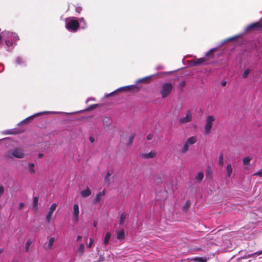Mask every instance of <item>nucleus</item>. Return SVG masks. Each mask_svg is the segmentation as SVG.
Wrapping results in <instances>:
<instances>
[{"label": "nucleus", "instance_id": "nucleus-1", "mask_svg": "<svg viewBox=\"0 0 262 262\" xmlns=\"http://www.w3.org/2000/svg\"><path fill=\"white\" fill-rule=\"evenodd\" d=\"M19 39L16 33L5 31L0 34V49L5 47L7 51H9L16 45Z\"/></svg>", "mask_w": 262, "mask_h": 262}, {"label": "nucleus", "instance_id": "nucleus-31", "mask_svg": "<svg viewBox=\"0 0 262 262\" xmlns=\"http://www.w3.org/2000/svg\"><path fill=\"white\" fill-rule=\"evenodd\" d=\"M189 146V145L188 144H187L186 143H185V144L184 145L183 148L181 149V152L182 153L186 152L188 150Z\"/></svg>", "mask_w": 262, "mask_h": 262}, {"label": "nucleus", "instance_id": "nucleus-21", "mask_svg": "<svg viewBox=\"0 0 262 262\" xmlns=\"http://www.w3.org/2000/svg\"><path fill=\"white\" fill-rule=\"evenodd\" d=\"M38 199H38V196H34L33 199L32 208L35 211H37L38 210L37 205H38Z\"/></svg>", "mask_w": 262, "mask_h": 262}, {"label": "nucleus", "instance_id": "nucleus-51", "mask_svg": "<svg viewBox=\"0 0 262 262\" xmlns=\"http://www.w3.org/2000/svg\"><path fill=\"white\" fill-rule=\"evenodd\" d=\"M39 157V158H42L43 157V154H39V155H38Z\"/></svg>", "mask_w": 262, "mask_h": 262}, {"label": "nucleus", "instance_id": "nucleus-6", "mask_svg": "<svg viewBox=\"0 0 262 262\" xmlns=\"http://www.w3.org/2000/svg\"><path fill=\"white\" fill-rule=\"evenodd\" d=\"M73 219L72 221L75 223L79 221V208L77 204H74L72 211Z\"/></svg>", "mask_w": 262, "mask_h": 262}, {"label": "nucleus", "instance_id": "nucleus-19", "mask_svg": "<svg viewBox=\"0 0 262 262\" xmlns=\"http://www.w3.org/2000/svg\"><path fill=\"white\" fill-rule=\"evenodd\" d=\"M55 242L54 237H51L47 244H45V247L47 249H50L52 248L54 242Z\"/></svg>", "mask_w": 262, "mask_h": 262}, {"label": "nucleus", "instance_id": "nucleus-30", "mask_svg": "<svg viewBox=\"0 0 262 262\" xmlns=\"http://www.w3.org/2000/svg\"><path fill=\"white\" fill-rule=\"evenodd\" d=\"M218 163H219V164L221 166H222L224 165V156L222 153H220V154L219 155Z\"/></svg>", "mask_w": 262, "mask_h": 262}, {"label": "nucleus", "instance_id": "nucleus-44", "mask_svg": "<svg viewBox=\"0 0 262 262\" xmlns=\"http://www.w3.org/2000/svg\"><path fill=\"white\" fill-rule=\"evenodd\" d=\"M152 135L151 134H149L147 136V139L148 140H150L152 139Z\"/></svg>", "mask_w": 262, "mask_h": 262}, {"label": "nucleus", "instance_id": "nucleus-9", "mask_svg": "<svg viewBox=\"0 0 262 262\" xmlns=\"http://www.w3.org/2000/svg\"><path fill=\"white\" fill-rule=\"evenodd\" d=\"M136 88L135 85H128V86H125L121 87L120 88H118V89L116 90L115 91H113L112 93H110L109 94H106L105 97L106 98L109 97L111 96H113V95L116 94L117 93L120 92L122 91L123 90H130L132 88Z\"/></svg>", "mask_w": 262, "mask_h": 262}, {"label": "nucleus", "instance_id": "nucleus-14", "mask_svg": "<svg viewBox=\"0 0 262 262\" xmlns=\"http://www.w3.org/2000/svg\"><path fill=\"white\" fill-rule=\"evenodd\" d=\"M127 216V213L125 212H122L120 216L119 220V223L120 225H122L124 224L126 217Z\"/></svg>", "mask_w": 262, "mask_h": 262}, {"label": "nucleus", "instance_id": "nucleus-48", "mask_svg": "<svg viewBox=\"0 0 262 262\" xmlns=\"http://www.w3.org/2000/svg\"><path fill=\"white\" fill-rule=\"evenodd\" d=\"M235 38H236V36H234V37H233L230 38H229L227 40H228H228H233V39H235Z\"/></svg>", "mask_w": 262, "mask_h": 262}, {"label": "nucleus", "instance_id": "nucleus-27", "mask_svg": "<svg viewBox=\"0 0 262 262\" xmlns=\"http://www.w3.org/2000/svg\"><path fill=\"white\" fill-rule=\"evenodd\" d=\"M252 159V156H247L245 157L243 160V164L245 165H248Z\"/></svg>", "mask_w": 262, "mask_h": 262}, {"label": "nucleus", "instance_id": "nucleus-45", "mask_svg": "<svg viewBox=\"0 0 262 262\" xmlns=\"http://www.w3.org/2000/svg\"><path fill=\"white\" fill-rule=\"evenodd\" d=\"M81 239H82V236L78 235V236H77L76 241L77 242H80Z\"/></svg>", "mask_w": 262, "mask_h": 262}, {"label": "nucleus", "instance_id": "nucleus-40", "mask_svg": "<svg viewBox=\"0 0 262 262\" xmlns=\"http://www.w3.org/2000/svg\"><path fill=\"white\" fill-rule=\"evenodd\" d=\"M254 175H258L260 177H262V169H260L257 172H256L255 173H254Z\"/></svg>", "mask_w": 262, "mask_h": 262}, {"label": "nucleus", "instance_id": "nucleus-20", "mask_svg": "<svg viewBox=\"0 0 262 262\" xmlns=\"http://www.w3.org/2000/svg\"><path fill=\"white\" fill-rule=\"evenodd\" d=\"M197 141V139H196V137H195V136H192V137H191L190 138H189L186 143L188 144L189 145H192L194 143H195Z\"/></svg>", "mask_w": 262, "mask_h": 262}, {"label": "nucleus", "instance_id": "nucleus-11", "mask_svg": "<svg viewBox=\"0 0 262 262\" xmlns=\"http://www.w3.org/2000/svg\"><path fill=\"white\" fill-rule=\"evenodd\" d=\"M48 113H51V114H59L60 113L59 112H39V113H36L35 114H34L33 115H32L28 118H27L26 119H24V120H23L21 122L19 123V124H21V123H25L27 121L30 120L31 119H32L35 117H37L40 115H42V114H48Z\"/></svg>", "mask_w": 262, "mask_h": 262}, {"label": "nucleus", "instance_id": "nucleus-5", "mask_svg": "<svg viewBox=\"0 0 262 262\" xmlns=\"http://www.w3.org/2000/svg\"><path fill=\"white\" fill-rule=\"evenodd\" d=\"M173 86L171 83H165L162 85V88L160 91V93L163 98L166 97L170 93Z\"/></svg>", "mask_w": 262, "mask_h": 262}, {"label": "nucleus", "instance_id": "nucleus-22", "mask_svg": "<svg viewBox=\"0 0 262 262\" xmlns=\"http://www.w3.org/2000/svg\"><path fill=\"white\" fill-rule=\"evenodd\" d=\"M195 262H206L207 258L204 257H195L192 259Z\"/></svg>", "mask_w": 262, "mask_h": 262}, {"label": "nucleus", "instance_id": "nucleus-35", "mask_svg": "<svg viewBox=\"0 0 262 262\" xmlns=\"http://www.w3.org/2000/svg\"><path fill=\"white\" fill-rule=\"evenodd\" d=\"M250 72V70L249 69H247L245 70L243 74V78H246L248 76Z\"/></svg>", "mask_w": 262, "mask_h": 262}, {"label": "nucleus", "instance_id": "nucleus-12", "mask_svg": "<svg viewBox=\"0 0 262 262\" xmlns=\"http://www.w3.org/2000/svg\"><path fill=\"white\" fill-rule=\"evenodd\" d=\"M105 190H103L101 192H98L96 194V196H95V199L94 200V203L95 204L99 203L101 201L102 197L105 195Z\"/></svg>", "mask_w": 262, "mask_h": 262}, {"label": "nucleus", "instance_id": "nucleus-49", "mask_svg": "<svg viewBox=\"0 0 262 262\" xmlns=\"http://www.w3.org/2000/svg\"><path fill=\"white\" fill-rule=\"evenodd\" d=\"M226 81H224V82H222V85L223 86H225V85H226Z\"/></svg>", "mask_w": 262, "mask_h": 262}, {"label": "nucleus", "instance_id": "nucleus-10", "mask_svg": "<svg viewBox=\"0 0 262 262\" xmlns=\"http://www.w3.org/2000/svg\"><path fill=\"white\" fill-rule=\"evenodd\" d=\"M251 30H262V25L260 21H257L254 23H253L249 26H248L246 29V31H248Z\"/></svg>", "mask_w": 262, "mask_h": 262}, {"label": "nucleus", "instance_id": "nucleus-42", "mask_svg": "<svg viewBox=\"0 0 262 262\" xmlns=\"http://www.w3.org/2000/svg\"><path fill=\"white\" fill-rule=\"evenodd\" d=\"M135 138V135L134 134H132L129 137V143H132V142L133 141L134 139Z\"/></svg>", "mask_w": 262, "mask_h": 262}, {"label": "nucleus", "instance_id": "nucleus-41", "mask_svg": "<svg viewBox=\"0 0 262 262\" xmlns=\"http://www.w3.org/2000/svg\"><path fill=\"white\" fill-rule=\"evenodd\" d=\"M75 11L76 12L80 13L82 11V8L81 7H77L75 9Z\"/></svg>", "mask_w": 262, "mask_h": 262}, {"label": "nucleus", "instance_id": "nucleus-36", "mask_svg": "<svg viewBox=\"0 0 262 262\" xmlns=\"http://www.w3.org/2000/svg\"><path fill=\"white\" fill-rule=\"evenodd\" d=\"M5 189L3 185H0V198L3 195Z\"/></svg>", "mask_w": 262, "mask_h": 262}, {"label": "nucleus", "instance_id": "nucleus-4", "mask_svg": "<svg viewBox=\"0 0 262 262\" xmlns=\"http://www.w3.org/2000/svg\"><path fill=\"white\" fill-rule=\"evenodd\" d=\"M24 153L20 148H17L12 152L9 151L7 152L5 155V157L7 158H12V157L22 158L24 157Z\"/></svg>", "mask_w": 262, "mask_h": 262}, {"label": "nucleus", "instance_id": "nucleus-46", "mask_svg": "<svg viewBox=\"0 0 262 262\" xmlns=\"http://www.w3.org/2000/svg\"><path fill=\"white\" fill-rule=\"evenodd\" d=\"M89 140L91 143H93L95 141V138L93 137H90Z\"/></svg>", "mask_w": 262, "mask_h": 262}, {"label": "nucleus", "instance_id": "nucleus-53", "mask_svg": "<svg viewBox=\"0 0 262 262\" xmlns=\"http://www.w3.org/2000/svg\"><path fill=\"white\" fill-rule=\"evenodd\" d=\"M3 251V249H0V252L2 253Z\"/></svg>", "mask_w": 262, "mask_h": 262}, {"label": "nucleus", "instance_id": "nucleus-47", "mask_svg": "<svg viewBox=\"0 0 262 262\" xmlns=\"http://www.w3.org/2000/svg\"><path fill=\"white\" fill-rule=\"evenodd\" d=\"M95 100V98H88V99L86 100V103H88V102H89V101H91V100H92V101H94Z\"/></svg>", "mask_w": 262, "mask_h": 262}, {"label": "nucleus", "instance_id": "nucleus-17", "mask_svg": "<svg viewBox=\"0 0 262 262\" xmlns=\"http://www.w3.org/2000/svg\"><path fill=\"white\" fill-rule=\"evenodd\" d=\"M125 238L124 230V229H121L119 230L117 234V238L119 240H122Z\"/></svg>", "mask_w": 262, "mask_h": 262}, {"label": "nucleus", "instance_id": "nucleus-8", "mask_svg": "<svg viewBox=\"0 0 262 262\" xmlns=\"http://www.w3.org/2000/svg\"><path fill=\"white\" fill-rule=\"evenodd\" d=\"M192 118V114L191 111H188L186 113L185 116L181 117L179 121L181 124L186 123L191 121Z\"/></svg>", "mask_w": 262, "mask_h": 262}, {"label": "nucleus", "instance_id": "nucleus-28", "mask_svg": "<svg viewBox=\"0 0 262 262\" xmlns=\"http://www.w3.org/2000/svg\"><path fill=\"white\" fill-rule=\"evenodd\" d=\"M204 178V173L203 171H200L196 176L195 179L198 181H201Z\"/></svg>", "mask_w": 262, "mask_h": 262}, {"label": "nucleus", "instance_id": "nucleus-50", "mask_svg": "<svg viewBox=\"0 0 262 262\" xmlns=\"http://www.w3.org/2000/svg\"><path fill=\"white\" fill-rule=\"evenodd\" d=\"M212 52V50H210V51L208 52L206 54V56H207L209 55V54H210V52Z\"/></svg>", "mask_w": 262, "mask_h": 262}, {"label": "nucleus", "instance_id": "nucleus-24", "mask_svg": "<svg viewBox=\"0 0 262 262\" xmlns=\"http://www.w3.org/2000/svg\"><path fill=\"white\" fill-rule=\"evenodd\" d=\"M206 61V59H205V58H198L196 60L194 61V65H198V64H203Z\"/></svg>", "mask_w": 262, "mask_h": 262}, {"label": "nucleus", "instance_id": "nucleus-33", "mask_svg": "<svg viewBox=\"0 0 262 262\" xmlns=\"http://www.w3.org/2000/svg\"><path fill=\"white\" fill-rule=\"evenodd\" d=\"M260 254H262V249L260 250H259L254 253H252V254H249L247 257H254L255 255H259Z\"/></svg>", "mask_w": 262, "mask_h": 262}, {"label": "nucleus", "instance_id": "nucleus-2", "mask_svg": "<svg viewBox=\"0 0 262 262\" xmlns=\"http://www.w3.org/2000/svg\"><path fill=\"white\" fill-rule=\"evenodd\" d=\"M80 24L76 17H70L65 19V27L71 32H76Z\"/></svg>", "mask_w": 262, "mask_h": 262}, {"label": "nucleus", "instance_id": "nucleus-52", "mask_svg": "<svg viewBox=\"0 0 262 262\" xmlns=\"http://www.w3.org/2000/svg\"><path fill=\"white\" fill-rule=\"evenodd\" d=\"M93 224H94V227H96V226H97V223L96 222H94Z\"/></svg>", "mask_w": 262, "mask_h": 262}, {"label": "nucleus", "instance_id": "nucleus-13", "mask_svg": "<svg viewBox=\"0 0 262 262\" xmlns=\"http://www.w3.org/2000/svg\"><path fill=\"white\" fill-rule=\"evenodd\" d=\"M157 155V152L155 150H151L149 153L142 154V157L145 159L153 158Z\"/></svg>", "mask_w": 262, "mask_h": 262}, {"label": "nucleus", "instance_id": "nucleus-16", "mask_svg": "<svg viewBox=\"0 0 262 262\" xmlns=\"http://www.w3.org/2000/svg\"><path fill=\"white\" fill-rule=\"evenodd\" d=\"M84 245L83 243L80 244L77 248V253L78 254L79 256H81L83 254L84 252Z\"/></svg>", "mask_w": 262, "mask_h": 262}, {"label": "nucleus", "instance_id": "nucleus-34", "mask_svg": "<svg viewBox=\"0 0 262 262\" xmlns=\"http://www.w3.org/2000/svg\"><path fill=\"white\" fill-rule=\"evenodd\" d=\"M32 242L31 239L28 240L25 245V250L26 251H28L30 245L32 244Z\"/></svg>", "mask_w": 262, "mask_h": 262}, {"label": "nucleus", "instance_id": "nucleus-29", "mask_svg": "<svg viewBox=\"0 0 262 262\" xmlns=\"http://www.w3.org/2000/svg\"><path fill=\"white\" fill-rule=\"evenodd\" d=\"M16 63L18 65H23V64H25V61L22 57H17L16 58Z\"/></svg>", "mask_w": 262, "mask_h": 262}, {"label": "nucleus", "instance_id": "nucleus-26", "mask_svg": "<svg viewBox=\"0 0 262 262\" xmlns=\"http://www.w3.org/2000/svg\"><path fill=\"white\" fill-rule=\"evenodd\" d=\"M113 171L112 170H109L107 171V173L104 178V181L106 183H108L110 181V177L113 174Z\"/></svg>", "mask_w": 262, "mask_h": 262}, {"label": "nucleus", "instance_id": "nucleus-43", "mask_svg": "<svg viewBox=\"0 0 262 262\" xmlns=\"http://www.w3.org/2000/svg\"><path fill=\"white\" fill-rule=\"evenodd\" d=\"M25 206V204L24 203H20L19 204V206H18V208L19 209H22Z\"/></svg>", "mask_w": 262, "mask_h": 262}, {"label": "nucleus", "instance_id": "nucleus-54", "mask_svg": "<svg viewBox=\"0 0 262 262\" xmlns=\"http://www.w3.org/2000/svg\"><path fill=\"white\" fill-rule=\"evenodd\" d=\"M186 204H187V205H188L189 204V202H186Z\"/></svg>", "mask_w": 262, "mask_h": 262}, {"label": "nucleus", "instance_id": "nucleus-18", "mask_svg": "<svg viewBox=\"0 0 262 262\" xmlns=\"http://www.w3.org/2000/svg\"><path fill=\"white\" fill-rule=\"evenodd\" d=\"M80 194L82 197L86 198L91 194V191L89 188H87L86 189L81 191Z\"/></svg>", "mask_w": 262, "mask_h": 262}, {"label": "nucleus", "instance_id": "nucleus-7", "mask_svg": "<svg viewBox=\"0 0 262 262\" xmlns=\"http://www.w3.org/2000/svg\"><path fill=\"white\" fill-rule=\"evenodd\" d=\"M57 205L56 203H53L49 208V210L46 214V222L49 224L51 223L52 220V216L54 211L56 209Z\"/></svg>", "mask_w": 262, "mask_h": 262}, {"label": "nucleus", "instance_id": "nucleus-39", "mask_svg": "<svg viewBox=\"0 0 262 262\" xmlns=\"http://www.w3.org/2000/svg\"><path fill=\"white\" fill-rule=\"evenodd\" d=\"M93 243V239L91 238L90 239V242L87 245L88 248H91L92 246Z\"/></svg>", "mask_w": 262, "mask_h": 262}, {"label": "nucleus", "instance_id": "nucleus-38", "mask_svg": "<svg viewBox=\"0 0 262 262\" xmlns=\"http://www.w3.org/2000/svg\"><path fill=\"white\" fill-rule=\"evenodd\" d=\"M97 104H93V105H91V106H90L86 110L87 111H90V110H91L92 109H94L95 108V107H96L97 106Z\"/></svg>", "mask_w": 262, "mask_h": 262}, {"label": "nucleus", "instance_id": "nucleus-15", "mask_svg": "<svg viewBox=\"0 0 262 262\" xmlns=\"http://www.w3.org/2000/svg\"><path fill=\"white\" fill-rule=\"evenodd\" d=\"M77 20H78V22L80 24L79 27L81 29H84L87 28V24L83 17H80V18H78V19H77Z\"/></svg>", "mask_w": 262, "mask_h": 262}, {"label": "nucleus", "instance_id": "nucleus-3", "mask_svg": "<svg viewBox=\"0 0 262 262\" xmlns=\"http://www.w3.org/2000/svg\"><path fill=\"white\" fill-rule=\"evenodd\" d=\"M215 120V117L212 115L208 116L207 117L204 126V133L205 135H208L211 133V128L213 126V122Z\"/></svg>", "mask_w": 262, "mask_h": 262}, {"label": "nucleus", "instance_id": "nucleus-25", "mask_svg": "<svg viewBox=\"0 0 262 262\" xmlns=\"http://www.w3.org/2000/svg\"><path fill=\"white\" fill-rule=\"evenodd\" d=\"M227 173L228 177H230L231 176V174L232 173V168L231 164L230 163L227 164Z\"/></svg>", "mask_w": 262, "mask_h": 262}, {"label": "nucleus", "instance_id": "nucleus-37", "mask_svg": "<svg viewBox=\"0 0 262 262\" xmlns=\"http://www.w3.org/2000/svg\"><path fill=\"white\" fill-rule=\"evenodd\" d=\"M151 76H152L139 79L137 81L136 83H138L141 82H143V81H145L146 79L150 78Z\"/></svg>", "mask_w": 262, "mask_h": 262}, {"label": "nucleus", "instance_id": "nucleus-23", "mask_svg": "<svg viewBox=\"0 0 262 262\" xmlns=\"http://www.w3.org/2000/svg\"><path fill=\"white\" fill-rule=\"evenodd\" d=\"M111 233L110 232H107L105 234V236L104 239V244L106 246L108 245L110 239L111 238Z\"/></svg>", "mask_w": 262, "mask_h": 262}, {"label": "nucleus", "instance_id": "nucleus-32", "mask_svg": "<svg viewBox=\"0 0 262 262\" xmlns=\"http://www.w3.org/2000/svg\"><path fill=\"white\" fill-rule=\"evenodd\" d=\"M29 170L31 173L35 172L34 164L33 163H30L28 165Z\"/></svg>", "mask_w": 262, "mask_h": 262}]
</instances>
